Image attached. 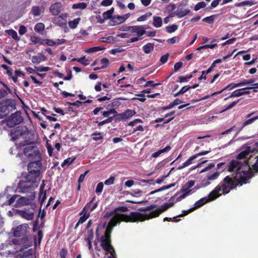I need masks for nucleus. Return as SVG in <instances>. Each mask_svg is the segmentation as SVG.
I'll use <instances>...</instances> for the list:
<instances>
[{
	"label": "nucleus",
	"mask_w": 258,
	"mask_h": 258,
	"mask_svg": "<svg viewBox=\"0 0 258 258\" xmlns=\"http://www.w3.org/2000/svg\"><path fill=\"white\" fill-rule=\"evenodd\" d=\"M188 0H182L179 3L177 7V9L175 12V15L177 16L178 18H182L188 15L190 12V10L189 9H185L182 10L184 7H186L188 5Z\"/></svg>",
	"instance_id": "1a4fd4ad"
},
{
	"label": "nucleus",
	"mask_w": 258,
	"mask_h": 258,
	"mask_svg": "<svg viewBox=\"0 0 258 258\" xmlns=\"http://www.w3.org/2000/svg\"><path fill=\"white\" fill-rule=\"evenodd\" d=\"M46 60V57L42 53H39L38 55L33 56L32 62L35 64H38L41 61H44Z\"/></svg>",
	"instance_id": "aec40b11"
},
{
	"label": "nucleus",
	"mask_w": 258,
	"mask_h": 258,
	"mask_svg": "<svg viewBox=\"0 0 258 258\" xmlns=\"http://www.w3.org/2000/svg\"><path fill=\"white\" fill-rule=\"evenodd\" d=\"M136 114L134 110L126 109L123 112L121 113V116H123V120L129 119Z\"/></svg>",
	"instance_id": "a878e982"
},
{
	"label": "nucleus",
	"mask_w": 258,
	"mask_h": 258,
	"mask_svg": "<svg viewBox=\"0 0 258 258\" xmlns=\"http://www.w3.org/2000/svg\"><path fill=\"white\" fill-rule=\"evenodd\" d=\"M23 179L21 180L18 185L19 192L21 193H27L31 192L35 188L37 187L40 180L37 179L27 174H26Z\"/></svg>",
	"instance_id": "39448f33"
},
{
	"label": "nucleus",
	"mask_w": 258,
	"mask_h": 258,
	"mask_svg": "<svg viewBox=\"0 0 258 258\" xmlns=\"http://www.w3.org/2000/svg\"><path fill=\"white\" fill-rule=\"evenodd\" d=\"M114 8H111L110 10H107V11L104 12L102 14L103 17V19H101L100 20H98L100 23H103L104 22V20L109 19L111 18H112V14L114 12Z\"/></svg>",
	"instance_id": "412c9836"
},
{
	"label": "nucleus",
	"mask_w": 258,
	"mask_h": 258,
	"mask_svg": "<svg viewBox=\"0 0 258 258\" xmlns=\"http://www.w3.org/2000/svg\"><path fill=\"white\" fill-rule=\"evenodd\" d=\"M87 4L85 3H79L73 5L72 8L74 9L84 10L87 8Z\"/></svg>",
	"instance_id": "e433bc0d"
},
{
	"label": "nucleus",
	"mask_w": 258,
	"mask_h": 258,
	"mask_svg": "<svg viewBox=\"0 0 258 258\" xmlns=\"http://www.w3.org/2000/svg\"><path fill=\"white\" fill-rule=\"evenodd\" d=\"M44 25L42 23H37L35 26H34V30L39 33L41 31H42L44 29Z\"/></svg>",
	"instance_id": "37998d69"
},
{
	"label": "nucleus",
	"mask_w": 258,
	"mask_h": 258,
	"mask_svg": "<svg viewBox=\"0 0 258 258\" xmlns=\"http://www.w3.org/2000/svg\"><path fill=\"white\" fill-rule=\"evenodd\" d=\"M62 5L60 3H55L49 7L50 12L54 16H57L61 11Z\"/></svg>",
	"instance_id": "4468645a"
},
{
	"label": "nucleus",
	"mask_w": 258,
	"mask_h": 258,
	"mask_svg": "<svg viewBox=\"0 0 258 258\" xmlns=\"http://www.w3.org/2000/svg\"><path fill=\"white\" fill-rule=\"evenodd\" d=\"M104 48L101 47L100 46H95V47H92L86 50V52L88 53H93V52H96L98 51H100L102 50H103Z\"/></svg>",
	"instance_id": "de8ad7c7"
},
{
	"label": "nucleus",
	"mask_w": 258,
	"mask_h": 258,
	"mask_svg": "<svg viewBox=\"0 0 258 258\" xmlns=\"http://www.w3.org/2000/svg\"><path fill=\"white\" fill-rule=\"evenodd\" d=\"M171 150V147L169 145L167 146L165 148L160 150L152 154V157L153 158H157L161 154L165 152H167Z\"/></svg>",
	"instance_id": "bb28decb"
},
{
	"label": "nucleus",
	"mask_w": 258,
	"mask_h": 258,
	"mask_svg": "<svg viewBox=\"0 0 258 258\" xmlns=\"http://www.w3.org/2000/svg\"><path fill=\"white\" fill-rule=\"evenodd\" d=\"M20 258H36L34 249L30 248L24 251Z\"/></svg>",
	"instance_id": "5701e85b"
},
{
	"label": "nucleus",
	"mask_w": 258,
	"mask_h": 258,
	"mask_svg": "<svg viewBox=\"0 0 258 258\" xmlns=\"http://www.w3.org/2000/svg\"><path fill=\"white\" fill-rule=\"evenodd\" d=\"M247 183L238 173L235 175L233 178L227 175L210 192L209 197L211 200H215L222 195H225L237 186H241Z\"/></svg>",
	"instance_id": "7ed1b4c3"
},
{
	"label": "nucleus",
	"mask_w": 258,
	"mask_h": 258,
	"mask_svg": "<svg viewBox=\"0 0 258 258\" xmlns=\"http://www.w3.org/2000/svg\"><path fill=\"white\" fill-rule=\"evenodd\" d=\"M125 100L123 98H119L118 99H114L112 101V102L109 105L111 107H117L119 106L121 104V102L119 101V100Z\"/></svg>",
	"instance_id": "a18cd8bd"
},
{
	"label": "nucleus",
	"mask_w": 258,
	"mask_h": 258,
	"mask_svg": "<svg viewBox=\"0 0 258 258\" xmlns=\"http://www.w3.org/2000/svg\"><path fill=\"white\" fill-rule=\"evenodd\" d=\"M101 63L102 64L101 68H106L109 64V60L106 57H103L101 59Z\"/></svg>",
	"instance_id": "680f3d73"
},
{
	"label": "nucleus",
	"mask_w": 258,
	"mask_h": 258,
	"mask_svg": "<svg viewBox=\"0 0 258 258\" xmlns=\"http://www.w3.org/2000/svg\"><path fill=\"white\" fill-rule=\"evenodd\" d=\"M186 194H182L181 196H179L178 197H177L176 200H175L174 202H169V203H165L164 204H163V205H162L159 208H157L156 209V210H158V209H161L162 208V207L163 206H164L165 204H170V203H172L173 204V205L170 207H169L166 211H167L169 208L173 207L174 205V203H177V202H180L182 200H183V199H184L185 197H186Z\"/></svg>",
	"instance_id": "2f4dec72"
},
{
	"label": "nucleus",
	"mask_w": 258,
	"mask_h": 258,
	"mask_svg": "<svg viewBox=\"0 0 258 258\" xmlns=\"http://www.w3.org/2000/svg\"><path fill=\"white\" fill-rule=\"evenodd\" d=\"M206 6V4L204 2H201L197 3L195 6V11H198L202 8H204Z\"/></svg>",
	"instance_id": "3c124183"
},
{
	"label": "nucleus",
	"mask_w": 258,
	"mask_h": 258,
	"mask_svg": "<svg viewBox=\"0 0 258 258\" xmlns=\"http://www.w3.org/2000/svg\"><path fill=\"white\" fill-rule=\"evenodd\" d=\"M254 4L255 3L252 1H245L243 2L236 4L235 6L236 7H242V6H247V5L251 6L254 5Z\"/></svg>",
	"instance_id": "a19ab883"
},
{
	"label": "nucleus",
	"mask_w": 258,
	"mask_h": 258,
	"mask_svg": "<svg viewBox=\"0 0 258 258\" xmlns=\"http://www.w3.org/2000/svg\"><path fill=\"white\" fill-rule=\"evenodd\" d=\"M19 197L20 196L17 195H14L11 197L10 196L9 198L8 199L9 200L5 203V204L8 206L12 205L16 201L17 198Z\"/></svg>",
	"instance_id": "c9c22d12"
},
{
	"label": "nucleus",
	"mask_w": 258,
	"mask_h": 258,
	"mask_svg": "<svg viewBox=\"0 0 258 258\" xmlns=\"http://www.w3.org/2000/svg\"><path fill=\"white\" fill-rule=\"evenodd\" d=\"M43 13V11H42L39 7L36 6H33L30 12L34 17H39Z\"/></svg>",
	"instance_id": "393cba45"
},
{
	"label": "nucleus",
	"mask_w": 258,
	"mask_h": 258,
	"mask_svg": "<svg viewBox=\"0 0 258 258\" xmlns=\"http://www.w3.org/2000/svg\"><path fill=\"white\" fill-rule=\"evenodd\" d=\"M257 119H258V116H254L253 117H252L251 118H249V119L245 120L242 123V126L239 130V131H237L236 135L239 133V131H241L245 126L252 123V122H253L255 120H256Z\"/></svg>",
	"instance_id": "cd10ccee"
},
{
	"label": "nucleus",
	"mask_w": 258,
	"mask_h": 258,
	"mask_svg": "<svg viewBox=\"0 0 258 258\" xmlns=\"http://www.w3.org/2000/svg\"><path fill=\"white\" fill-rule=\"evenodd\" d=\"M46 199V191L44 190V192H40L39 195V200L40 202L41 206L43 204V202Z\"/></svg>",
	"instance_id": "49530a36"
},
{
	"label": "nucleus",
	"mask_w": 258,
	"mask_h": 258,
	"mask_svg": "<svg viewBox=\"0 0 258 258\" xmlns=\"http://www.w3.org/2000/svg\"><path fill=\"white\" fill-rule=\"evenodd\" d=\"M25 134V132L22 130L20 126L17 127L13 131L11 132V135L12 139L13 141H16L23 136Z\"/></svg>",
	"instance_id": "2eb2a0df"
},
{
	"label": "nucleus",
	"mask_w": 258,
	"mask_h": 258,
	"mask_svg": "<svg viewBox=\"0 0 258 258\" xmlns=\"http://www.w3.org/2000/svg\"><path fill=\"white\" fill-rule=\"evenodd\" d=\"M196 156L195 155L191 156L185 162H184V165H185L186 167L188 166V165L192 164V160L196 159Z\"/></svg>",
	"instance_id": "052dcab7"
},
{
	"label": "nucleus",
	"mask_w": 258,
	"mask_h": 258,
	"mask_svg": "<svg viewBox=\"0 0 258 258\" xmlns=\"http://www.w3.org/2000/svg\"><path fill=\"white\" fill-rule=\"evenodd\" d=\"M153 25L156 28L160 27L162 25V20L160 17L154 16L153 17Z\"/></svg>",
	"instance_id": "c756f323"
},
{
	"label": "nucleus",
	"mask_w": 258,
	"mask_h": 258,
	"mask_svg": "<svg viewBox=\"0 0 258 258\" xmlns=\"http://www.w3.org/2000/svg\"><path fill=\"white\" fill-rule=\"evenodd\" d=\"M7 34L16 41L20 40V37L18 36L16 31L11 29L6 31Z\"/></svg>",
	"instance_id": "7c9ffc66"
},
{
	"label": "nucleus",
	"mask_w": 258,
	"mask_h": 258,
	"mask_svg": "<svg viewBox=\"0 0 258 258\" xmlns=\"http://www.w3.org/2000/svg\"><path fill=\"white\" fill-rule=\"evenodd\" d=\"M23 153L30 161L41 158L40 152L36 146L29 145L26 147L24 149Z\"/></svg>",
	"instance_id": "0eeeda50"
},
{
	"label": "nucleus",
	"mask_w": 258,
	"mask_h": 258,
	"mask_svg": "<svg viewBox=\"0 0 258 258\" xmlns=\"http://www.w3.org/2000/svg\"><path fill=\"white\" fill-rule=\"evenodd\" d=\"M121 113H118V112L113 115V117L114 118L115 122H119L120 120H123V116H121Z\"/></svg>",
	"instance_id": "0e129e2a"
},
{
	"label": "nucleus",
	"mask_w": 258,
	"mask_h": 258,
	"mask_svg": "<svg viewBox=\"0 0 258 258\" xmlns=\"http://www.w3.org/2000/svg\"><path fill=\"white\" fill-rule=\"evenodd\" d=\"M219 172H215L212 174L208 175L207 176V180L205 181L204 180L203 181V184L204 186H207L208 185L210 184V182L209 181V180H215L219 176Z\"/></svg>",
	"instance_id": "4be33fe9"
},
{
	"label": "nucleus",
	"mask_w": 258,
	"mask_h": 258,
	"mask_svg": "<svg viewBox=\"0 0 258 258\" xmlns=\"http://www.w3.org/2000/svg\"><path fill=\"white\" fill-rule=\"evenodd\" d=\"M68 250L65 248H62L59 252L60 258H66Z\"/></svg>",
	"instance_id": "774afa93"
},
{
	"label": "nucleus",
	"mask_w": 258,
	"mask_h": 258,
	"mask_svg": "<svg viewBox=\"0 0 258 258\" xmlns=\"http://www.w3.org/2000/svg\"><path fill=\"white\" fill-rule=\"evenodd\" d=\"M42 168L41 158L30 161L27 165L28 173L26 174L40 180V175Z\"/></svg>",
	"instance_id": "423d86ee"
},
{
	"label": "nucleus",
	"mask_w": 258,
	"mask_h": 258,
	"mask_svg": "<svg viewBox=\"0 0 258 258\" xmlns=\"http://www.w3.org/2000/svg\"><path fill=\"white\" fill-rule=\"evenodd\" d=\"M80 21V18H77L74 19L72 21H70L68 23L69 26L71 29H75L77 27Z\"/></svg>",
	"instance_id": "72a5a7b5"
},
{
	"label": "nucleus",
	"mask_w": 258,
	"mask_h": 258,
	"mask_svg": "<svg viewBox=\"0 0 258 258\" xmlns=\"http://www.w3.org/2000/svg\"><path fill=\"white\" fill-rule=\"evenodd\" d=\"M23 121V118L20 111L12 114L7 119L6 123L9 127H13Z\"/></svg>",
	"instance_id": "6e6552de"
},
{
	"label": "nucleus",
	"mask_w": 258,
	"mask_h": 258,
	"mask_svg": "<svg viewBox=\"0 0 258 258\" xmlns=\"http://www.w3.org/2000/svg\"><path fill=\"white\" fill-rule=\"evenodd\" d=\"M189 90V87H188V86H183V87H182V88L180 89V90L179 92H178L174 94V96L176 97L181 94H183Z\"/></svg>",
	"instance_id": "09e8293b"
},
{
	"label": "nucleus",
	"mask_w": 258,
	"mask_h": 258,
	"mask_svg": "<svg viewBox=\"0 0 258 258\" xmlns=\"http://www.w3.org/2000/svg\"><path fill=\"white\" fill-rule=\"evenodd\" d=\"M151 15H152V13L151 12L147 13L145 14V15H143L140 16V17H139L137 19V21H138V22L144 21L146 20L149 17L151 16Z\"/></svg>",
	"instance_id": "603ef678"
},
{
	"label": "nucleus",
	"mask_w": 258,
	"mask_h": 258,
	"mask_svg": "<svg viewBox=\"0 0 258 258\" xmlns=\"http://www.w3.org/2000/svg\"><path fill=\"white\" fill-rule=\"evenodd\" d=\"M172 203L165 204L162 207L161 209L158 210H154L157 207V205L152 204L149 206L140 208L139 210L141 212H150L148 213L142 214L138 212H131L130 214H116V216H114L110 220L108 225L112 228L120 221L126 223H135L138 222H143L146 220H150L154 218L158 217L161 213L166 211L170 207L172 206Z\"/></svg>",
	"instance_id": "f257e3e1"
},
{
	"label": "nucleus",
	"mask_w": 258,
	"mask_h": 258,
	"mask_svg": "<svg viewBox=\"0 0 258 258\" xmlns=\"http://www.w3.org/2000/svg\"><path fill=\"white\" fill-rule=\"evenodd\" d=\"M138 29L137 30V35L138 36H142L146 33L145 29H147V27H145V26H138Z\"/></svg>",
	"instance_id": "79ce46f5"
},
{
	"label": "nucleus",
	"mask_w": 258,
	"mask_h": 258,
	"mask_svg": "<svg viewBox=\"0 0 258 258\" xmlns=\"http://www.w3.org/2000/svg\"><path fill=\"white\" fill-rule=\"evenodd\" d=\"M129 14H126L122 16H114L112 17V21L114 25L120 24L124 22L128 17Z\"/></svg>",
	"instance_id": "dca6fc26"
},
{
	"label": "nucleus",
	"mask_w": 258,
	"mask_h": 258,
	"mask_svg": "<svg viewBox=\"0 0 258 258\" xmlns=\"http://www.w3.org/2000/svg\"><path fill=\"white\" fill-rule=\"evenodd\" d=\"M250 153L254 154L257 153V149L252 148L251 146H246L244 150L241 151L237 155V159H245Z\"/></svg>",
	"instance_id": "9b49d317"
},
{
	"label": "nucleus",
	"mask_w": 258,
	"mask_h": 258,
	"mask_svg": "<svg viewBox=\"0 0 258 258\" xmlns=\"http://www.w3.org/2000/svg\"><path fill=\"white\" fill-rule=\"evenodd\" d=\"M22 217L28 220H31L33 219L34 214L33 212H22Z\"/></svg>",
	"instance_id": "f704fd0d"
},
{
	"label": "nucleus",
	"mask_w": 258,
	"mask_h": 258,
	"mask_svg": "<svg viewBox=\"0 0 258 258\" xmlns=\"http://www.w3.org/2000/svg\"><path fill=\"white\" fill-rule=\"evenodd\" d=\"M82 216H81L78 221L79 223H83L85 222L86 220L90 216V213L87 212L86 211L84 212L82 214Z\"/></svg>",
	"instance_id": "4c0bfd02"
},
{
	"label": "nucleus",
	"mask_w": 258,
	"mask_h": 258,
	"mask_svg": "<svg viewBox=\"0 0 258 258\" xmlns=\"http://www.w3.org/2000/svg\"><path fill=\"white\" fill-rule=\"evenodd\" d=\"M191 78H192V74H190L188 76H180L178 77V79H179V83H182V82H186L187 81V79H191Z\"/></svg>",
	"instance_id": "5fc2aeb1"
},
{
	"label": "nucleus",
	"mask_w": 258,
	"mask_h": 258,
	"mask_svg": "<svg viewBox=\"0 0 258 258\" xmlns=\"http://www.w3.org/2000/svg\"><path fill=\"white\" fill-rule=\"evenodd\" d=\"M113 0H103L101 3V5L104 7H107L111 5Z\"/></svg>",
	"instance_id": "69168bd1"
},
{
	"label": "nucleus",
	"mask_w": 258,
	"mask_h": 258,
	"mask_svg": "<svg viewBox=\"0 0 258 258\" xmlns=\"http://www.w3.org/2000/svg\"><path fill=\"white\" fill-rule=\"evenodd\" d=\"M180 191L182 192V194H186V197L188 196L191 192V189L185 187L184 185L181 188Z\"/></svg>",
	"instance_id": "338daca9"
},
{
	"label": "nucleus",
	"mask_w": 258,
	"mask_h": 258,
	"mask_svg": "<svg viewBox=\"0 0 258 258\" xmlns=\"http://www.w3.org/2000/svg\"><path fill=\"white\" fill-rule=\"evenodd\" d=\"M236 87H239L238 83H230V84L226 86L225 88H224L221 91L214 92L213 93H212L211 94V96H216L218 94H221L222 92H223V91H224L228 89V90H232L235 88H236Z\"/></svg>",
	"instance_id": "6ab92c4d"
},
{
	"label": "nucleus",
	"mask_w": 258,
	"mask_h": 258,
	"mask_svg": "<svg viewBox=\"0 0 258 258\" xmlns=\"http://www.w3.org/2000/svg\"><path fill=\"white\" fill-rule=\"evenodd\" d=\"M76 157H69L67 159H65L63 162L61 164V167H63L65 166H69L71 164H72L74 161L76 160Z\"/></svg>",
	"instance_id": "473e14b6"
},
{
	"label": "nucleus",
	"mask_w": 258,
	"mask_h": 258,
	"mask_svg": "<svg viewBox=\"0 0 258 258\" xmlns=\"http://www.w3.org/2000/svg\"><path fill=\"white\" fill-rule=\"evenodd\" d=\"M154 46L153 43H148L143 47V50L145 53L148 54L153 50Z\"/></svg>",
	"instance_id": "c85d7f7f"
},
{
	"label": "nucleus",
	"mask_w": 258,
	"mask_h": 258,
	"mask_svg": "<svg viewBox=\"0 0 258 258\" xmlns=\"http://www.w3.org/2000/svg\"><path fill=\"white\" fill-rule=\"evenodd\" d=\"M72 60H77L78 62L83 64L84 66H87L89 64V61L88 59L86 58L85 56H83L78 59L73 58Z\"/></svg>",
	"instance_id": "c03bdc74"
},
{
	"label": "nucleus",
	"mask_w": 258,
	"mask_h": 258,
	"mask_svg": "<svg viewBox=\"0 0 258 258\" xmlns=\"http://www.w3.org/2000/svg\"><path fill=\"white\" fill-rule=\"evenodd\" d=\"M217 17L216 15H211L209 17H205L203 19V21L209 24H213L214 23L215 18Z\"/></svg>",
	"instance_id": "58836bf2"
},
{
	"label": "nucleus",
	"mask_w": 258,
	"mask_h": 258,
	"mask_svg": "<svg viewBox=\"0 0 258 258\" xmlns=\"http://www.w3.org/2000/svg\"><path fill=\"white\" fill-rule=\"evenodd\" d=\"M115 180V177L111 176L108 179L104 181V184L106 185H112L114 183Z\"/></svg>",
	"instance_id": "bf43d9fd"
},
{
	"label": "nucleus",
	"mask_w": 258,
	"mask_h": 258,
	"mask_svg": "<svg viewBox=\"0 0 258 258\" xmlns=\"http://www.w3.org/2000/svg\"><path fill=\"white\" fill-rule=\"evenodd\" d=\"M178 29V26L176 24H173L170 26H167L165 27V29L167 32L171 33L175 32Z\"/></svg>",
	"instance_id": "ea45409f"
},
{
	"label": "nucleus",
	"mask_w": 258,
	"mask_h": 258,
	"mask_svg": "<svg viewBox=\"0 0 258 258\" xmlns=\"http://www.w3.org/2000/svg\"><path fill=\"white\" fill-rule=\"evenodd\" d=\"M103 188V184L102 182H100L97 185L95 191L97 194H100L102 192Z\"/></svg>",
	"instance_id": "13d9d810"
},
{
	"label": "nucleus",
	"mask_w": 258,
	"mask_h": 258,
	"mask_svg": "<svg viewBox=\"0 0 258 258\" xmlns=\"http://www.w3.org/2000/svg\"><path fill=\"white\" fill-rule=\"evenodd\" d=\"M29 225L27 224H23L17 226L14 230V236L18 237H23L15 239L12 241L2 243L1 245V249H4L7 247L8 245H11L12 244L19 245V250L21 251L31 247L32 245L31 237L27 235L28 233L29 232Z\"/></svg>",
	"instance_id": "20e7f679"
},
{
	"label": "nucleus",
	"mask_w": 258,
	"mask_h": 258,
	"mask_svg": "<svg viewBox=\"0 0 258 258\" xmlns=\"http://www.w3.org/2000/svg\"><path fill=\"white\" fill-rule=\"evenodd\" d=\"M228 171L239 174L246 182L254 176V172H258V155H250L244 163L238 160H232L227 166Z\"/></svg>",
	"instance_id": "f03ea898"
},
{
	"label": "nucleus",
	"mask_w": 258,
	"mask_h": 258,
	"mask_svg": "<svg viewBox=\"0 0 258 258\" xmlns=\"http://www.w3.org/2000/svg\"><path fill=\"white\" fill-rule=\"evenodd\" d=\"M174 185L175 184L174 183H171L168 185L163 186L161 187V188L156 189V192H158L161 191H163L165 189H169L170 188L174 186Z\"/></svg>",
	"instance_id": "e2e57ef3"
},
{
	"label": "nucleus",
	"mask_w": 258,
	"mask_h": 258,
	"mask_svg": "<svg viewBox=\"0 0 258 258\" xmlns=\"http://www.w3.org/2000/svg\"><path fill=\"white\" fill-rule=\"evenodd\" d=\"M16 201L15 206L21 207L28 205L30 203V201H33L35 198V192L31 193L28 197H19Z\"/></svg>",
	"instance_id": "9d476101"
},
{
	"label": "nucleus",
	"mask_w": 258,
	"mask_h": 258,
	"mask_svg": "<svg viewBox=\"0 0 258 258\" xmlns=\"http://www.w3.org/2000/svg\"><path fill=\"white\" fill-rule=\"evenodd\" d=\"M100 241L101 247L111 245V237H109V236L102 235L100 237Z\"/></svg>",
	"instance_id": "b1692460"
},
{
	"label": "nucleus",
	"mask_w": 258,
	"mask_h": 258,
	"mask_svg": "<svg viewBox=\"0 0 258 258\" xmlns=\"http://www.w3.org/2000/svg\"><path fill=\"white\" fill-rule=\"evenodd\" d=\"M102 248L106 253H110L111 255L107 258H116L115 249L112 245L103 246Z\"/></svg>",
	"instance_id": "f3484780"
},
{
	"label": "nucleus",
	"mask_w": 258,
	"mask_h": 258,
	"mask_svg": "<svg viewBox=\"0 0 258 258\" xmlns=\"http://www.w3.org/2000/svg\"><path fill=\"white\" fill-rule=\"evenodd\" d=\"M34 69L37 72H47L50 70V68L48 67H43V66L36 67V66H35Z\"/></svg>",
	"instance_id": "8fccbe9b"
},
{
	"label": "nucleus",
	"mask_w": 258,
	"mask_h": 258,
	"mask_svg": "<svg viewBox=\"0 0 258 258\" xmlns=\"http://www.w3.org/2000/svg\"><path fill=\"white\" fill-rule=\"evenodd\" d=\"M7 110V107L6 106H3L0 108V116L2 118L6 116L9 112V111L6 112Z\"/></svg>",
	"instance_id": "864d4df0"
},
{
	"label": "nucleus",
	"mask_w": 258,
	"mask_h": 258,
	"mask_svg": "<svg viewBox=\"0 0 258 258\" xmlns=\"http://www.w3.org/2000/svg\"><path fill=\"white\" fill-rule=\"evenodd\" d=\"M128 211V208L125 206H119L114 209V211H115L116 214H117V212L118 211L121 212H126Z\"/></svg>",
	"instance_id": "6e6d98bb"
},
{
	"label": "nucleus",
	"mask_w": 258,
	"mask_h": 258,
	"mask_svg": "<svg viewBox=\"0 0 258 258\" xmlns=\"http://www.w3.org/2000/svg\"><path fill=\"white\" fill-rule=\"evenodd\" d=\"M208 197V199H207L206 197H205V198H201V199H200L199 200L197 201L195 203V204H194L195 207H194L193 208H195V210L196 209H197V208H199L202 207V206H203L204 204L207 203L208 202L213 201V200H211V199L209 197V196Z\"/></svg>",
	"instance_id": "a211bd4d"
},
{
	"label": "nucleus",
	"mask_w": 258,
	"mask_h": 258,
	"mask_svg": "<svg viewBox=\"0 0 258 258\" xmlns=\"http://www.w3.org/2000/svg\"><path fill=\"white\" fill-rule=\"evenodd\" d=\"M92 136H95V137H93L92 140L95 141H97L103 139V137L101 136V133H94L92 134Z\"/></svg>",
	"instance_id": "4d7b16f0"
},
{
	"label": "nucleus",
	"mask_w": 258,
	"mask_h": 258,
	"mask_svg": "<svg viewBox=\"0 0 258 258\" xmlns=\"http://www.w3.org/2000/svg\"><path fill=\"white\" fill-rule=\"evenodd\" d=\"M96 197L94 196L91 200L87 203L85 206L83 208L82 211L80 213V215H82V213L85 212V211L88 213H91L93 210H94L98 206V202H96L94 203L92 205V203L95 200Z\"/></svg>",
	"instance_id": "f8f14e48"
},
{
	"label": "nucleus",
	"mask_w": 258,
	"mask_h": 258,
	"mask_svg": "<svg viewBox=\"0 0 258 258\" xmlns=\"http://www.w3.org/2000/svg\"><path fill=\"white\" fill-rule=\"evenodd\" d=\"M248 88L247 87L239 89L233 91L231 95L225 99V100L232 97H238L244 95H247L250 93V91H246Z\"/></svg>",
	"instance_id": "ddd939ff"
}]
</instances>
